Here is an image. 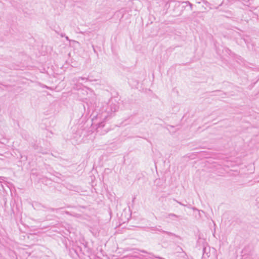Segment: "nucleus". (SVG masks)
<instances>
[{"label":"nucleus","mask_w":259,"mask_h":259,"mask_svg":"<svg viewBox=\"0 0 259 259\" xmlns=\"http://www.w3.org/2000/svg\"><path fill=\"white\" fill-rule=\"evenodd\" d=\"M118 109V103L115 99H111L108 103H104L100 107L99 112L92 119L93 125L96 126L97 132L100 128H103L107 121L112 116L113 113Z\"/></svg>","instance_id":"obj_1"},{"label":"nucleus","mask_w":259,"mask_h":259,"mask_svg":"<svg viewBox=\"0 0 259 259\" xmlns=\"http://www.w3.org/2000/svg\"><path fill=\"white\" fill-rule=\"evenodd\" d=\"M80 81H82L83 82H86L88 81H91L89 77H75L72 79V81L74 83H81L82 84V82H81Z\"/></svg>","instance_id":"obj_2"},{"label":"nucleus","mask_w":259,"mask_h":259,"mask_svg":"<svg viewBox=\"0 0 259 259\" xmlns=\"http://www.w3.org/2000/svg\"><path fill=\"white\" fill-rule=\"evenodd\" d=\"M166 219H169L172 221H177L178 219H182V217L181 215H178L175 213H168L166 217Z\"/></svg>","instance_id":"obj_3"},{"label":"nucleus","mask_w":259,"mask_h":259,"mask_svg":"<svg viewBox=\"0 0 259 259\" xmlns=\"http://www.w3.org/2000/svg\"><path fill=\"white\" fill-rule=\"evenodd\" d=\"M207 248L204 247L203 249V253L202 256V259H207L208 257H209V255L208 254V253L206 252L207 251Z\"/></svg>","instance_id":"obj_4"},{"label":"nucleus","mask_w":259,"mask_h":259,"mask_svg":"<svg viewBox=\"0 0 259 259\" xmlns=\"http://www.w3.org/2000/svg\"><path fill=\"white\" fill-rule=\"evenodd\" d=\"M158 231L161 232H162L163 233H165L166 234L168 235V236H177L176 235H175V234L171 233V232H167V231H164V230H159V229H157Z\"/></svg>","instance_id":"obj_5"},{"label":"nucleus","mask_w":259,"mask_h":259,"mask_svg":"<svg viewBox=\"0 0 259 259\" xmlns=\"http://www.w3.org/2000/svg\"><path fill=\"white\" fill-rule=\"evenodd\" d=\"M82 245L84 248V251L89 252V248L88 247V243L87 242L82 243Z\"/></svg>","instance_id":"obj_6"},{"label":"nucleus","mask_w":259,"mask_h":259,"mask_svg":"<svg viewBox=\"0 0 259 259\" xmlns=\"http://www.w3.org/2000/svg\"><path fill=\"white\" fill-rule=\"evenodd\" d=\"M184 3L187 4V5H189L190 7L191 10H192L193 5L191 3H190L189 1L185 2H184Z\"/></svg>","instance_id":"obj_7"},{"label":"nucleus","mask_w":259,"mask_h":259,"mask_svg":"<svg viewBox=\"0 0 259 259\" xmlns=\"http://www.w3.org/2000/svg\"><path fill=\"white\" fill-rule=\"evenodd\" d=\"M174 201H176L177 203H178L179 204H180V205H183V206H185V204H184L183 203H181V202H179L178 201V200H177L176 199H173Z\"/></svg>","instance_id":"obj_8"},{"label":"nucleus","mask_w":259,"mask_h":259,"mask_svg":"<svg viewBox=\"0 0 259 259\" xmlns=\"http://www.w3.org/2000/svg\"><path fill=\"white\" fill-rule=\"evenodd\" d=\"M60 36L62 37H65V34L64 33H61L60 34Z\"/></svg>","instance_id":"obj_9"},{"label":"nucleus","mask_w":259,"mask_h":259,"mask_svg":"<svg viewBox=\"0 0 259 259\" xmlns=\"http://www.w3.org/2000/svg\"><path fill=\"white\" fill-rule=\"evenodd\" d=\"M192 209H193L194 210H198V211H199V210H198V209L196 208L195 207H193V208H192Z\"/></svg>","instance_id":"obj_10"},{"label":"nucleus","mask_w":259,"mask_h":259,"mask_svg":"<svg viewBox=\"0 0 259 259\" xmlns=\"http://www.w3.org/2000/svg\"><path fill=\"white\" fill-rule=\"evenodd\" d=\"M65 38H66V40H69V38H68V36H65Z\"/></svg>","instance_id":"obj_11"},{"label":"nucleus","mask_w":259,"mask_h":259,"mask_svg":"<svg viewBox=\"0 0 259 259\" xmlns=\"http://www.w3.org/2000/svg\"><path fill=\"white\" fill-rule=\"evenodd\" d=\"M80 251H82V247H79Z\"/></svg>","instance_id":"obj_12"},{"label":"nucleus","mask_w":259,"mask_h":259,"mask_svg":"<svg viewBox=\"0 0 259 259\" xmlns=\"http://www.w3.org/2000/svg\"><path fill=\"white\" fill-rule=\"evenodd\" d=\"M141 251H142V252H146V251H144V250H142Z\"/></svg>","instance_id":"obj_13"},{"label":"nucleus","mask_w":259,"mask_h":259,"mask_svg":"<svg viewBox=\"0 0 259 259\" xmlns=\"http://www.w3.org/2000/svg\"><path fill=\"white\" fill-rule=\"evenodd\" d=\"M33 149H35V147L34 145L33 146Z\"/></svg>","instance_id":"obj_14"},{"label":"nucleus","mask_w":259,"mask_h":259,"mask_svg":"<svg viewBox=\"0 0 259 259\" xmlns=\"http://www.w3.org/2000/svg\"><path fill=\"white\" fill-rule=\"evenodd\" d=\"M66 213L67 214H69V212H68V211H66Z\"/></svg>","instance_id":"obj_15"}]
</instances>
